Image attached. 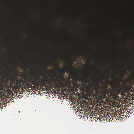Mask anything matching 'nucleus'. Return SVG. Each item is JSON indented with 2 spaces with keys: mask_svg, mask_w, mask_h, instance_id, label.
<instances>
[{
  "mask_svg": "<svg viewBox=\"0 0 134 134\" xmlns=\"http://www.w3.org/2000/svg\"><path fill=\"white\" fill-rule=\"evenodd\" d=\"M38 73L36 75L35 73L33 74L31 72H30L29 74V75L25 74V75L23 76L24 79L27 80L29 82L31 83H34L35 81L38 80H41L42 79H40L41 76H42L44 78L43 80L46 81L47 83L49 84H51L52 81L54 80V77H56L57 78H60L59 77H57L54 74L51 73V75L48 74V76L46 74H45L42 75L41 73Z\"/></svg>",
  "mask_w": 134,
  "mask_h": 134,
  "instance_id": "f257e3e1",
  "label": "nucleus"
},
{
  "mask_svg": "<svg viewBox=\"0 0 134 134\" xmlns=\"http://www.w3.org/2000/svg\"><path fill=\"white\" fill-rule=\"evenodd\" d=\"M79 55L80 56H81L82 58H86V57L87 56V55L82 54V53H80L79 54Z\"/></svg>",
  "mask_w": 134,
  "mask_h": 134,
  "instance_id": "f03ea898",
  "label": "nucleus"
},
{
  "mask_svg": "<svg viewBox=\"0 0 134 134\" xmlns=\"http://www.w3.org/2000/svg\"><path fill=\"white\" fill-rule=\"evenodd\" d=\"M16 81L17 82V83L18 84H19L20 83V80H21V79H20V80H19L18 79H17L16 77Z\"/></svg>",
  "mask_w": 134,
  "mask_h": 134,
  "instance_id": "7ed1b4c3",
  "label": "nucleus"
},
{
  "mask_svg": "<svg viewBox=\"0 0 134 134\" xmlns=\"http://www.w3.org/2000/svg\"><path fill=\"white\" fill-rule=\"evenodd\" d=\"M86 76L87 77V78L88 77L90 76L91 75L90 74H89L88 72H87L86 74H85Z\"/></svg>",
  "mask_w": 134,
  "mask_h": 134,
  "instance_id": "20e7f679",
  "label": "nucleus"
},
{
  "mask_svg": "<svg viewBox=\"0 0 134 134\" xmlns=\"http://www.w3.org/2000/svg\"><path fill=\"white\" fill-rule=\"evenodd\" d=\"M45 70L46 71H48V72H49L50 71V70H48L47 69V68H46H46H45Z\"/></svg>",
  "mask_w": 134,
  "mask_h": 134,
  "instance_id": "39448f33",
  "label": "nucleus"
},
{
  "mask_svg": "<svg viewBox=\"0 0 134 134\" xmlns=\"http://www.w3.org/2000/svg\"><path fill=\"white\" fill-rule=\"evenodd\" d=\"M86 80V79L85 78H82V80H81V81L82 82L83 80Z\"/></svg>",
  "mask_w": 134,
  "mask_h": 134,
  "instance_id": "423d86ee",
  "label": "nucleus"
},
{
  "mask_svg": "<svg viewBox=\"0 0 134 134\" xmlns=\"http://www.w3.org/2000/svg\"><path fill=\"white\" fill-rule=\"evenodd\" d=\"M68 69V68H67L65 69V72L67 71V70Z\"/></svg>",
  "mask_w": 134,
  "mask_h": 134,
  "instance_id": "0eeeda50",
  "label": "nucleus"
},
{
  "mask_svg": "<svg viewBox=\"0 0 134 134\" xmlns=\"http://www.w3.org/2000/svg\"><path fill=\"white\" fill-rule=\"evenodd\" d=\"M110 78L112 80H113V77L112 76L111 77H110Z\"/></svg>",
  "mask_w": 134,
  "mask_h": 134,
  "instance_id": "6e6552de",
  "label": "nucleus"
},
{
  "mask_svg": "<svg viewBox=\"0 0 134 134\" xmlns=\"http://www.w3.org/2000/svg\"><path fill=\"white\" fill-rule=\"evenodd\" d=\"M117 115H118V116H119V115H120V114H118Z\"/></svg>",
  "mask_w": 134,
  "mask_h": 134,
  "instance_id": "1a4fd4ad",
  "label": "nucleus"
},
{
  "mask_svg": "<svg viewBox=\"0 0 134 134\" xmlns=\"http://www.w3.org/2000/svg\"><path fill=\"white\" fill-rule=\"evenodd\" d=\"M48 64H49V65H50L51 64V63H48Z\"/></svg>",
  "mask_w": 134,
  "mask_h": 134,
  "instance_id": "9d476101",
  "label": "nucleus"
},
{
  "mask_svg": "<svg viewBox=\"0 0 134 134\" xmlns=\"http://www.w3.org/2000/svg\"><path fill=\"white\" fill-rule=\"evenodd\" d=\"M108 78H107L106 79V80H108Z\"/></svg>",
  "mask_w": 134,
  "mask_h": 134,
  "instance_id": "9b49d317",
  "label": "nucleus"
},
{
  "mask_svg": "<svg viewBox=\"0 0 134 134\" xmlns=\"http://www.w3.org/2000/svg\"><path fill=\"white\" fill-rule=\"evenodd\" d=\"M96 70H97V68L96 67Z\"/></svg>",
  "mask_w": 134,
  "mask_h": 134,
  "instance_id": "f8f14e48",
  "label": "nucleus"
},
{
  "mask_svg": "<svg viewBox=\"0 0 134 134\" xmlns=\"http://www.w3.org/2000/svg\"><path fill=\"white\" fill-rule=\"evenodd\" d=\"M13 58H14V59H15V57H13Z\"/></svg>",
  "mask_w": 134,
  "mask_h": 134,
  "instance_id": "ddd939ff",
  "label": "nucleus"
},
{
  "mask_svg": "<svg viewBox=\"0 0 134 134\" xmlns=\"http://www.w3.org/2000/svg\"><path fill=\"white\" fill-rule=\"evenodd\" d=\"M27 82H26V83H27Z\"/></svg>",
  "mask_w": 134,
  "mask_h": 134,
  "instance_id": "4468645a",
  "label": "nucleus"
}]
</instances>
